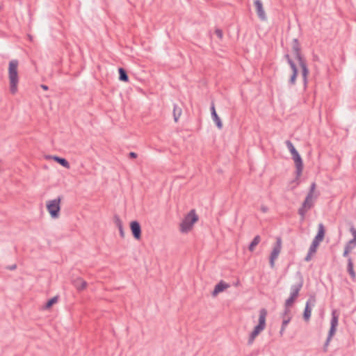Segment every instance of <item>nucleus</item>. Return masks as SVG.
I'll return each instance as SVG.
<instances>
[{"mask_svg": "<svg viewBox=\"0 0 356 356\" xmlns=\"http://www.w3.org/2000/svg\"><path fill=\"white\" fill-rule=\"evenodd\" d=\"M18 60H12L9 63L8 76L10 81V91L12 94H15L17 91V84L19 82L17 67Z\"/></svg>", "mask_w": 356, "mask_h": 356, "instance_id": "nucleus-1", "label": "nucleus"}, {"mask_svg": "<svg viewBox=\"0 0 356 356\" xmlns=\"http://www.w3.org/2000/svg\"><path fill=\"white\" fill-rule=\"evenodd\" d=\"M267 310L262 308L259 310V323L254 327L253 331L251 332L249 339L248 344H252L254 339L262 332L266 327V318L267 316Z\"/></svg>", "mask_w": 356, "mask_h": 356, "instance_id": "nucleus-2", "label": "nucleus"}, {"mask_svg": "<svg viewBox=\"0 0 356 356\" xmlns=\"http://www.w3.org/2000/svg\"><path fill=\"white\" fill-rule=\"evenodd\" d=\"M285 145L292 156V159L295 163L296 168V174H297V176L299 177L301 175L302 169H303L302 159L300 154L298 153V152L296 150V149L293 146V143L291 142V140H286Z\"/></svg>", "mask_w": 356, "mask_h": 356, "instance_id": "nucleus-3", "label": "nucleus"}, {"mask_svg": "<svg viewBox=\"0 0 356 356\" xmlns=\"http://www.w3.org/2000/svg\"><path fill=\"white\" fill-rule=\"evenodd\" d=\"M198 220V216L194 209H192L189 213L184 218L182 222L180 224V231L183 233L189 232L193 227L194 223Z\"/></svg>", "mask_w": 356, "mask_h": 356, "instance_id": "nucleus-4", "label": "nucleus"}, {"mask_svg": "<svg viewBox=\"0 0 356 356\" xmlns=\"http://www.w3.org/2000/svg\"><path fill=\"white\" fill-rule=\"evenodd\" d=\"M339 314L336 310H333L332 312V318L330 321V327L328 332L327 339L324 343V350L326 351L327 346H329L330 341L332 337L334 335L337 331V327L338 325Z\"/></svg>", "mask_w": 356, "mask_h": 356, "instance_id": "nucleus-5", "label": "nucleus"}, {"mask_svg": "<svg viewBox=\"0 0 356 356\" xmlns=\"http://www.w3.org/2000/svg\"><path fill=\"white\" fill-rule=\"evenodd\" d=\"M325 227L323 223H319L318 225V232L316 236L314 237L310 247L309 251H310V254H314L316 252V249L319 245V243L323 240L325 236Z\"/></svg>", "mask_w": 356, "mask_h": 356, "instance_id": "nucleus-6", "label": "nucleus"}, {"mask_svg": "<svg viewBox=\"0 0 356 356\" xmlns=\"http://www.w3.org/2000/svg\"><path fill=\"white\" fill-rule=\"evenodd\" d=\"M60 201L61 197L59 196L47 203V209L52 218H57L59 216Z\"/></svg>", "mask_w": 356, "mask_h": 356, "instance_id": "nucleus-7", "label": "nucleus"}, {"mask_svg": "<svg viewBox=\"0 0 356 356\" xmlns=\"http://www.w3.org/2000/svg\"><path fill=\"white\" fill-rule=\"evenodd\" d=\"M297 276L298 277V282L296 284L291 285L290 288V296L295 298L298 296L299 292L301 290L304 283L303 277L300 272L297 273Z\"/></svg>", "mask_w": 356, "mask_h": 356, "instance_id": "nucleus-8", "label": "nucleus"}, {"mask_svg": "<svg viewBox=\"0 0 356 356\" xmlns=\"http://www.w3.org/2000/svg\"><path fill=\"white\" fill-rule=\"evenodd\" d=\"M282 248V240L277 238V242L270 255V265L271 268L274 267L275 260L277 258Z\"/></svg>", "mask_w": 356, "mask_h": 356, "instance_id": "nucleus-9", "label": "nucleus"}, {"mask_svg": "<svg viewBox=\"0 0 356 356\" xmlns=\"http://www.w3.org/2000/svg\"><path fill=\"white\" fill-rule=\"evenodd\" d=\"M315 302L316 300L314 296L310 297L307 301L303 313V318L305 321H308L309 320L312 314V306H314Z\"/></svg>", "mask_w": 356, "mask_h": 356, "instance_id": "nucleus-10", "label": "nucleus"}, {"mask_svg": "<svg viewBox=\"0 0 356 356\" xmlns=\"http://www.w3.org/2000/svg\"><path fill=\"white\" fill-rule=\"evenodd\" d=\"M130 229L134 238L138 240L141 238V227L138 221H131L130 223Z\"/></svg>", "mask_w": 356, "mask_h": 356, "instance_id": "nucleus-11", "label": "nucleus"}, {"mask_svg": "<svg viewBox=\"0 0 356 356\" xmlns=\"http://www.w3.org/2000/svg\"><path fill=\"white\" fill-rule=\"evenodd\" d=\"M254 3L259 18L261 21H265L267 17L263 7L262 1L261 0H255Z\"/></svg>", "mask_w": 356, "mask_h": 356, "instance_id": "nucleus-12", "label": "nucleus"}, {"mask_svg": "<svg viewBox=\"0 0 356 356\" xmlns=\"http://www.w3.org/2000/svg\"><path fill=\"white\" fill-rule=\"evenodd\" d=\"M298 64L302 70V76L303 79L304 86H306L307 83V75L309 74V70L307 65L306 60L305 58L298 60Z\"/></svg>", "mask_w": 356, "mask_h": 356, "instance_id": "nucleus-13", "label": "nucleus"}, {"mask_svg": "<svg viewBox=\"0 0 356 356\" xmlns=\"http://www.w3.org/2000/svg\"><path fill=\"white\" fill-rule=\"evenodd\" d=\"M292 49L294 52L295 58L297 60L304 58L302 57V56L301 55V53H300L301 49H300V46L298 40L297 38H294L293 40Z\"/></svg>", "mask_w": 356, "mask_h": 356, "instance_id": "nucleus-14", "label": "nucleus"}, {"mask_svg": "<svg viewBox=\"0 0 356 356\" xmlns=\"http://www.w3.org/2000/svg\"><path fill=\"white\" fill-rule=\"evenodd\" d=\"M229 286V284H226L225 282L221 280L220 282H218L215 286V288L212 292V296H216L217 294L223 291L225 289H227Z\"/></svg>", "mask_w": 356, "mask_h": 356, "instance_id": "nucleus-15", "label": "nucleus"}, {"mask_svg": "<svg viewBox=\"0 0 356 356\" xmlns=\"http://www.w3.org/2000/svg\"><path fill=\"white\" fill-rule=\"evenodd\" d=\"M114 222H115V225L117 226V227L119 229L120 236L122 238H124L125 233H124V231L123 229L122 222V220H120V217L118 215H115L114 216Z\"/></svg>", "mask_w": 356, "mask_h": 356, "instance_id": "nucleus-16", "label": "nucleus"}, {"mask_svg": "<svg viewBox=\"0 0 356 356\" xmlns=\"http://www.w3.org/2000/svg\"><path fill=\"white\" fill-rule=\"evenodd\" d=\"M347 271L349 273L351 278L354 280L356 277V274L353 269V262L351 257L348 258Z\"/></svg>", "mask_w": 356, "mask_h": 356, "instance_id": "nucleus-17", "label": "nucleus"}, {"mask_svg": "<svg viewBox=\"0 0 356 356\" xmlns=\"http://www.w3.org/2000/svg\"><path fill=\"white\" fill-rule=\"evenodd\" d=\"M53 159L56 161L58 163H59L63 167H65L66 168H70V163L69 162L65 159L62 157H59L58 156H54L53 157Z\"/></svg>", "mask_w": 356, "mask_h": 356, "instance_id": "nucleus-18", "label": "nucleus"}, {"mask_svg": "<svg viewBox=\"0 0 356 356\" xmlns=\"http://www.w3.org/2000/svg\"><path fill=\"white\" fill-rule=\"evenodd\" d=\"M118 72L120 81L124 82H127L129 81V76L127 73V71L124 68L120 67L118 69Z\"/></svg>", "mask_w": 356, "mask_h": 356, "instance_id": "nucleus-19", "label": "nucleus"}, {"mask_svg": "<svg viewBox=\"0 0 356 356\" xmlns=\"http://www.w3.org/2000/svg\"><path fill=\"white\" fill-rule=\"evenodd\" d=\"M74 286L77 290L81 291V290H83L86 287L87 282L86 281L83 280L82 279L79 278L74 282Z\"/></svg>", "mask_w": 356, "mask_h": 356, "instance_id": "nucleus-20", "label": "nucleus"}, {"mask_svg": "<svg viewBox=\"0 0 356 356\" xmlns=\"http://www.w3.org/2000/svg\"><path fill=\"white\" fill-rule=\"evenodd\" d=\"M261 241V237L259 235H257L254 236L253 240L251 241V243L249 245L248 250L250 252H253L255 249V247Z\"/></svg>", "mask_w": 356, "mask_h": 356, "instance_id": "nucleus-21", "label": "nucleus"}, {"mask_svg": "<svg viewBox=\"0 0 356 356\" xmlns=\"http://www.w3.org/2000/svg\"><path fill=\"white\" fill-rule=\"evenodd\" d=\"M312 200V197L311 196V195H307L305 200H304V202L302 204V207H305L308 210L310 209L313 206Z\"/></svg>", "mask_w": 356, "mask_h": 356, "instance_id": "nucleus-22", "label": "nucleus"}, {"mask_svg": "<svg viewBox=\"0 0 356 356\" xmlns=\"http://www.w3.org/2000/svg\"><path fill=\"white\" fill-rule=\"evenodd\" d=\"M182 113L181 108L177 105L175 104L173 107V117L175 121L177 122Z\"/></svg>", "mask_w": 356, "mask_h": 356, "instance_id": "nucleus-23", "label": "nucleus"}, {"mask_svg": "<svg viewBox=\"0 0 356 356\" xmlns=\"http://www.w3.org/2000/svg\"><path fill=\"white\" fill-rule=\"evenodd\" d=\"M211 118H212V120H213V122L216 123L217 127L219 129H221L222 127V123L220 118L218 115L217 113L213 112V115H211Z\"/></svg>", "mask_w": 356, "mask_h": 356, "instance_id": "nucleus-24", "label": "nucleus"}, {"mask_svg": "<svg viewBox=\"0 0 356 356\" xmlns=\"http://www.w3.org/2000/svg\"><path fill=\"white\" fill-rule=\"evenodd\" d=\"M57 301H58L57 296H54V297L51 298L46 302L45 308L49 309V308L51 307L56 302H57Z\"/></svg>", "mask_w": 356, "mask_h": 356, "instance_id": "nucleus-25", "label": "nucleus"}, {"mask_svg": "<svg viewBox=\"0 0 356 356\" xmlns=\"http://www.w3.org/2000/svg\"><path fill=\"white\" fill-rule=\"evenodd\" d=\"M345 247L348 250H352L356 247V241L355 240L350 239L346 243Z\"/></svg>", "mask_w": 356, "mask_h": 356, "instance_id": "nucleus-26", "label": "nucleus"}, {"mask_svg": "<svg viewBox=\"0 0 356 356\" xmlns=\"http://www.w3.org/2000/svg\"><path fill=\"white\" fill-rule=\"evenodd\" d=\"M296 298H293V296H289V298H287L285 301V303H284V307H290L292 306V305L293 304L294 301L296 300Z\"/></svg>", "mask_w": 356, "mask_h": 356, "instance_id": "nucleus-27", "label": "nucleus"}, {"mask_svg": "<svg viewBox=\"0 0 356 356\" xmlns=\"http://www.w3.org/2000/svg\"><path fill=\"white\" fill-rule=\"evenodd\" d=\"M297 75H298V73H292V74L289 80V84L290 86H293L296 84Z\"/></svg>", "mask_w": 356, "mask_h": 356, "instance_id": "nucleus-28", "label": "nucleus"}, {"mask_svg": "<svg viewBox=\"0 0 356 356\" xmlns=\"http://www.w3.org/2000/svg\"><path fill=\"white\" fill-rule=\"evenodd\" d=\"M307 209L302 206L300 208H299L298 213L302 217V220L305 218V213H307Z\"/></svg>", "mask_w": 356, "mask_h": 356, "instance_id": "nucleus-29", "label": "nucleus"}, {"mask_svg": "<svg viewBox=\"0 0 356 356\" xmlns=\"http://www.w3.org/2000/svg\"><path fill=\"white\" fill-rule=\"evenodd\" d=\"M290 312H291L290 307H284V312L282 313L281 316L283 318H287L288 316H289Z\"/></svg>", "mask_w": 356, "mask_h": 356, "instance_id": "nucleus-30", "label": "nucleus"}, {"mask_svg": "<svg viewBox=\"0 0 356 356\" xmlns=\"http://www.w3.org/2000/svg\"><path fill=\"white\" fill-rule=\"evenodd\" d=\"M291 316H288L287 318H283V321H282V327H285L287 326V325L289 323V322L291 321Z\"/></svg>", "mask_w": 356, "mask_h": 356, "instance_id": "nucleus-31", "label": "nucleus"}, {"mask_svg": "<svg viewBox=\"0 0 356 356\" xmlns=\"http://www.w3.org/2000/svg\"><path fill=\"white\" fill-rule=\"evenodd\" d=\"M350 232L351 233V234L353 236L352 239L355 240L356 241V228L353 225L350 226Z\"/></svg>", "mask_w": 356, "mask_h": 356, "instance_id": "nucleus-32", "label": "nucleus"}, {"mask_svg": "<svg viewBox=\"0 0 356 356\" xmlns=\"http://www.w3.org/2000/svg\"><path fill=\"white\" fill-rule=\"evenodd\" d=\"M289 65L292 70V73H298V68L293 61L289 62Z\"/></svg>", "mask_w": 356, "mask_h": 356, "instance_id": "nucleus-33", "label": "nucleus"}, {"mask_svg": "<svg viewBox=\"0 0 356 356\" xmlns=\"http://www.w3.org/2000/svg\"><path fill=\"white\" fill-rule=\"evenodd\" d=\"M315 188H316V184L314 182H313L310 186L309 192L308 193L307 195H311V196L313 197V193H314Z\"/></svg>", "mask_w": 356, "mask_h": 356, "instance_id": "nucleus-34", "label": "nucleus"}, {"mask_svg": "<svg viewBox=\"0 0 356 356\" xmlns=\"http://www.w3.org/2000/svg\"><path fill=\"white\" fill-rule=\"evenodd\" d=\"M215 33L216 34V35L220 38V39H222V36H223V33H222V30L220 29H216L215 31Z\"/></svg>", "mask_w": 356, "mask_h": 356, "instance_id": "nucleus-35", "label": "nucleus"}, {"mask_svg": "<svg viewBox=\"0 0 356 356\" xmlns=\"http://www.w3.org/2000/svg\"><path fill=\"white\" fill-rule=\"evenodd\" d=\"M351 250H348V248H346V247H344V251H343V256L344 257H348V254L349 252H350Z\"/></svg>", "mask_w": 356, "mask_h": 356, "instance_id": "nucleus-36", "label": "nucleus"}, {"mask_svg": "<svg viewBox=\"0 0 356 356\" xmlns=\"http://www.w3.org/2000/svg\"><path fill=\"white\" fill-rule=\"evenodd\" d=\"M312 254H310V251H308L307 254V256L305 258V260L306 261H309L311 260V259H312Z\"/></svg>", "mask_w": 356, "mask_h": 356, "instance_id": "nucleus-37", "label": "nucleus"}, {"mask_svg": "<svg viewBox=\"0 0 356 356\" xmlns=\"http://www.w3.org/2000/svg\"><path fill=\"white\" fill-rule=\"evenodd\" d=\"M284 57L288 63H289V62L293 61V60L291 58L290 56L288 54H285Z\"/></svg>", "mask_w": 356, "mask_h": 356, "instance_id": "nucleus-38", "label": "nucleus"}, {"mask_svg": "<svg viewBox=\"0 0 356 356\" xmlns=\"http://www.w3.org/2000/svg\"><path fill=\"white\" fill-rule=\"evenodd\" d=\"M129 156L130 158L131 159H136L137 157V154L135 153V152H131L129 154Z\"/></svg>", "mask_w": 356, "mask_h": 356, "instance_id": "nucleus-39", "label": "nucleus"}, {"mask_svg": "<svg viewBox=\"0 0 356 356\" xmlns=\"http://www.w3.org/2000/svg\"><path fill=\"white\" fill-rule=\"evenodd\" d=\"M261 211L263 213H266L268 211V208L266 206H264L263 205V206L261 207Z\"/></svg>", "mask_w": 356, "mask_h": 356, "instance_id": "nucleus-40", "label": "nucleus"}, {"mask_svg": "<svg viewBox=\"0 0 356 356\" xmlns=\"http://www.w3.org/2000/svg\"><path fill=\"white\" fill-rule=\"evenodd\" d=\"M213 112L216 113L214 104H213V103H212L211 106V115H213Z\"/></svg>", "mask_w": 356, "mask_h": 356, "instance_id": "nucleus-41", "label": "nucleus"}, {"mask_svg": "<svg viewBox=\"0 0 356 356\" xmlns=\"http://www.w3.org/2000/svg\"><path fill=\"white\" fill-rule=\"evenodd\" d=\"M16 267H17L16 264H13L12 266H8V269L13 270H15L16 268Z\"/></svg>", "mask_w": 356, "mask_h": 356, "instance_id": "nucleus-42", "label": "nucleus"}, {"mask_svg": "<svg viewBox=\"0 0 356 356\" xmlns=\"http://www.w3.org/2000/svg\"><path fill=\"white\" fill-rule=\"evenodd\" d=\"M284 330H285V327H281V329H280V334L281 336L283 335V333H284Z\"/></svg>", "mask_w": 356, "mask_h": 356, "instance_id": "nucleus-43", "label": "nucleus"}, {"mask_svg": "<svg viewBox=\"0 0 356 356\" xmlns=\"http://www.w3.org/2000/svg\"><path fill=\"white\" fill-rule=\"evenodd\" d=\"M41 88L44 90H48V86H46V85H41Z\"/></svg>", "mask_w": 356, "mask_h": 356, "instance_id": "nucleus-44", "label": "nucleus"}]
</instances>
